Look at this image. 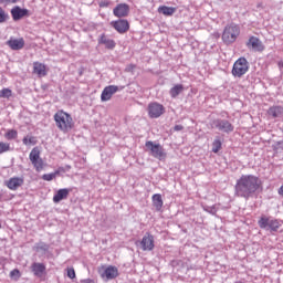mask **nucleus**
<instances>
[{
    "label": "nucleus",
    "instance_id": "obj_1",
    "mask_svg": "<svg viewBox=\"0 0 283 283\" xmlns=\"http://www.w3.org/2000/svg\"><path fill=\"white\" fill-rule=\"evenodd\" d=\"M260 178L255 175H242L235 182L234 196L238 198H249L253 197V193L260 189Z\"/></svg>",
    "mask_w": 283,
    "mask_h": 283
},
{
    "label": "nucleus",
    "instance_id": "obj_2",
    "mask_svg": "<svg viewBox=\"0 0 283 283\" xmlns=\"http://www.w3.org/2000/svg\"><path fill=\"white\" fill-rule=\"evenodd\" d=\"M54 120L56 127L60 128V130L64 134H67V132H70L72 127H74V119H72V115L63 111H59L57 113H55Z\"/></svg>",
    "mask_w": 283,
    "mask_h": 283
},
{
    "label": "nucleus",
    "instance_id": "obj_3",
    "mask_svg": "<svg viewBox=\"0 0 283 283\" xmlns=\"http://www.w3.org/2000/svg\"><path fill=\"white\" fill-rule=\"evenodd\" d=\"M145 147L148 149L149 156H153V158H156L157 160L167 159V151H165L163 145L149 140L146 142Z\"/></svg>",
    "mask_w": 283,
    "mask_h": 283
},
{
    "label": "nucleus",
    "instance_id": "obj_4",
    "mask_svg": "<svg viewBox=\"0 0 283 283\" xmlns=\"http://www.w3.org/2000/svg\"><path fill=\"white\" fill-rule=\"evenodd\" d=\"M240 36V27L237 24H229L224 28L223 34H222V41L226 43H235V39Z\"/></svg>",
    "mask_w": 283,
    "mask_h": 283
},
{
    "label": "nucleus",
    "instance_id": "obj_5",
    "mask_svg": "<svg viewBox=\"0 0 283 283\" xmlns=\"http://www.w3.org/2000/svg\"><path fill=\"white\" fill-rule=\"evenodd\" d=\"M249 72V61H247L245 57H239L232 67V75H234L237 78H241V76H244Z\"/></svg>",
    "mask_w": 283,
    "mask_h": 283
},
{
    "label": "nucleus",
    "instance_id": "obj_6",
    "mask_svg": "<svg viewBox=\"0 0 283 283\" xmlns=\"http://www.w3.org/2000/svg\"><path fill=\"white\" fill-rule=\"evenodd\" d=\"M29 159L32 163L35 171H43V159L41 158V150H39V147H34L31 150Z\"/></svg>",
    "mask_w": 283,
    "mask_h": 283
},
{
    "label": "nucleus",
    "instance_id": "obj_7",
    "mask_svg": "<svg viewBox=\"0 0 283 283\" xmlns=\"http://www.w3.org/2000/svg\"><path fill=\"white\" fill-rule=\"evenodd\" d=\"M212 127H216V129L223 134H231L234 129L233 124L227 119H214L212 122Z\"/></svg>",
    "mask_w": 283,
    "mask_h": 283
},
{
    "label": "nucleus",
    "instance_id": "obj_8",
    "mask_svg": "<svg viewBox=\"0 0 283 283\" xmlns=\"http://www.w3.org/2000/svg\"><path fill=\"white\" fill-rule=\"evenodd\" d=\"M165 114V106L158 103H151L148 105V115L150 118H160Z\"/></svg>",
    "mask_w": 283,
    "mask_h": 283
},
{
    "label": "nucleus",
    "instance_id": "obj_9",
    "mask_svg": "<svg viewBox=\"0 0 283 283\" xmlns=\"http://www.w3.org/2000/svg\"><path fill=\"white\" fill-rule=\"evenodd\" d=\"M119 90H123V87H118L116 85L106 86L101 95L102 103H107V101H112V96L116 94V92H119Z\"/></svg>",
    "mask_w": 283,
    "mask_h": 283
},
{
    "label": "nucleus",
    "instance_id": "obj_10",
    "mask_svg": "<svg viewBox=\"0 0 283 283\" xmlns=\"http://www.w3.org/2000/svg\"><path fill=\"white\" fill-rule=\"evenodd\" d=\"M113 14L118 19H123L128 17L129 14V4L127 3H119L113 9Z\"/></svg>",
    "mask_w": 283,
    "mask_h": 283
},
{
    "label": "nucleus",
    "instance_id": "obj_11",
    "mask_svg": "<svg viewBox=\"0 0 283 283\" xmlns=\"http://www.w3.org/2000/svg\"><path fill=\"white\" fill-rule=\"evenodd\" d=\"M30 10L28 9H21V7L15 6L11 9V17L13 21H21L23 17H29Z\"/></svg>",
    "mask_w": 283,
    "mask_h": 283
},
{
    "label": "nucleus",
    "instance_id": "obj_12",
    "mask_svg": "<svg viewBox=\"0 0 283 283\" xmlns=\"http://www.w3.org/2000/svg\"><path fill=\"white\" fill-rule=\"evenodd\" d=\"M154 235L146 233L142 241H140V248L144 251H154Z\"/></svg>",
    "mask_w": 283,
    "mask_h": 283
},
{
    "label": "nucleus",
    "instance_id": "obj_13",
    "mask_svg": "<svg viewBox=\"0 0 283 283\" xmlns=\"http://www.w3.org/2000/svg\"><path fill=\"white\" fill-rule=\"evenodd\" d=\"M249 50H253L254 52H262L264 50V45H262V41L255 36H251L247 43Z\"/></svg>",
    "mask_w": 283,
    "mask_h": 283
},
{
    "label": "nucleus",
    "instance_id": "obj_14",
    "mask_svg": "<svg viewBox=\"0 0 283 283\" xmlns=\"http://www.w3.org/2000/svg\"><path fill=\"white\" fill-rule=\"evenodd\" d=\"M112 25L119 34H125L129 30V22L127 20H117L112 22Z\"/></svg>",
    "mask_w": 283,
    "mask_h": 283
},
{
    "label": "nucleus",
    "instance_id": "obj_15",
    "mask_svg": "<svg viewBox=\"0 0 283 283\" xmlns=\"http://www.w3.org/2000/svg\"><path fill=\"white\" fill-rule=\"evenodd\" d=\"M101 275L102 277H106L107 280H115V277H118V268L109 265L104 270Z\"/></svg>",
    "mask_w": 283,
    "mask_h": 283
},
{
    "label": "nucleus",
    "instance_id": "obj_16",
    "mask_svg": "<svg viewBox=\"0 0 283 283\" xmlns=\"http://www.w3.org/2000/svg\"><path fill=\"white\" fill-rule=\"evenodd\" d=\"M7 45H9L11 50H23V48L25 46V40H23V38L10 39L7 42Z\"/></svg>",
    "mask_w": 283,
    "mask_h": 283
},
{
    "label": "nucleus",
    "instance_id": "obj_17",
    "mask_svg": "<svg viewBox=\"0 0 283 283\" xmlns=\"http://www.w3.org/2000/svg\"><path fill=\"white\" fill-rule=\"evenodd\" d=\"M22 185H23V178L21 177H13L7 181V187L11 191H17V189H19V187H21Z\"/></svg>",
    "mask_w": 283,
    "mask_h": 283
},
{
    "label": "nucleus",
    "instance_id": "obj_18",
    "mask_svg": "<svg viewBox=\"0 0 283 283\" xmlns=\"http://www.w3.org/2000/svg\"><path fill=\"white\" fill-rule=\"evenodd\" d=\"M31 271L35 277H43V274L45 273V264L43 263H32Z\"/></svg>",
    "mask_w": 283,
    "mask_h": 283
},
{
    "label": "nucleus",
    "instance_id": "obj_19",
    "mask_svg": "<svg viewBox=\"0 0 283 283\" xmlns=\"http://www.w3.org/2000/svg\"><path fill=\"white\" fill-rule=\"evenodd\" d=\"M70 196V189L63 188L57 190V192L53 196V202L57 205L61 200H65Z\"/></svg>",
    "mask_w": 283,
    "mask_h": 283
},
{
    "label": "nucleus",
    "instance_id": "obj_20",
    "mask_svg": "<svg viewBox=\"0 0 283 283\" xmlns=\"http://www.w3.org/2000/svg\"><path fill=\"white\" fill-rule=\"evenodd\" d=\"M268 115L272 118H282L283 117V107L282 106H272L268 109Z\"/></svg>",
    "mask_w": 283,
    "mask_h": 283
},
{
    "label": "nucleus",
    "instance_id": "obj_21",
    "mask_svg": "<svg viewBox=\"0 0 283 283\" xmlns=\"http://www.w3.org/2000/svg\"><path fill=\"white\" fill-rule=\"evenodd\" d=\"M33 73L38 74V76H46L48 72L45 71V64L41 62L33 63Z\"/></svg>",
    "mask_w": 283,
    "mask_h": 283
},
{
    "label": "nucleus",
    "instance_id": "obj_22",
    "mask_svg": "<svg viewBox=\"0 0 283 283\" xmlns=\"http://www.w3.org/2000/svg\"><path fill=\"white\" fill-rule=\"evenodd\" d=\"M158 12H159V14H164L165 17H172V14L176 13V8L161 6L158 8Z\"/></svg>",
    "mask_w": 283,
    "mask_h": 283
},
{
    "label": "nucleus",
    "instance_id": "obj_23",
    "mask_svg": "<svg viewBox=\"0 0 283 283\" xmlns=\"http://www.w3.org/2000/svg\"><path fill=\"white\" fill-rule=\"evenodd\" d=\"M182 92H185V86L182 84H177L170 88L169 94L171 98H177L179 94H182Z\"/></svg>",
    "mask_w": 283,
    "mask_h": 283
},
{
    "label": "nucleus",
    "instance_id": "obj_24",
    "mask_svg": "<svg viewBox=\"0 0 283 283\" xmlns=\"http://www.w3.org/2000/svg\"><path fill=\"white\" fill-rule=\"evenodd\" d=\"M153 205L156 209V211H160L163 209V196L160 193H156L153 196Z\"/></svg>",
    "mask_w": 283,
    "mask_h": 283
},
{
    "label": "nucleus",
    "instance_id": "obj_25",
    "mask_svg": "<svg viewBox=\"0 0 283 283\" xmlns=\"http://www.w3.org/2000/svg\"><path fill=\"white\" fill-rule=\"evenodd\" d=\"M99 42L105 45L108 50H114L116 48V42L114 40L107 39V36L102 35Z\"/></svg>",
    "mask_w": 283,
    "mask_h": 283
},
{
    "label": "nucleus",
    "instance_id": "obj_26",
    "mask_svg": "<svg viewBox=\"0 0 283 283\" xmlns=\"http://www.w3.org/2000/svg\"><path fill=\"white\" fill-rule=\"evenodd\" d=\"M270 222H271V218L263 216L258 221V224L260 229H264L265 231H269Z\"/></svg>",
    "mask_w": 283,
    "mask_h": 283
},
{
    "label": "nucleus",
    "instance_id": "obj_27",
    "mask_svg": "<svg viewBox=\"0 0 283 283\" xmlns=\"http://www.w3.org/2000/svg\"><path fill=\"white\" fill-rule=\"evenodd\" d=\"M19 133L14 129H9L6 134H4V138H7V140H15V138H18Z\"/></svg>",
    "mask_w": 283,
    "mask_h": 283
},
{
    "label": "nucleus",
    "instance_id": "obj_28",
    "mask_svg": "<svg viewBox=\"0 0 283 283\" xmlns=\"http://www.w3.org/2000/svg\"><path fill=\"white\" fill-rule=\"evenodd\" d=\"M59 174H61V171L56 170L54 172L51 174H44L42 176V180H45L46 182L52 181L54 178H56L59 176Z\"/></svg>",
    "mask_w": 283,
    "mask_h": 283
},
{
    "label": "nucleus",
    "instance_id": "obj_29",
    "mask_svg": "<svg viewBox=\"0 0 283 283\" xmlns=\"http://www.w3.org/2000/svg\"><path fill=\"white\" fill-rule=\"evenodd\" d=\"M220 149H222V142L220 140V138H216L212 143V151L213 154H218Z\"/></svg>",
    "mask_w": 283,
    "mask_h": 283
},
{
    "label": "nucleus",
    "instance_id": "obj_30",
    "mask_svg": "<svg viewBox=\"0 0 283 283\" xmlns=\"http://www.w3.org/2000/svg\"><path fill=\"white\" fill-rule=\"evenodd\" d=\"M280 229V221L277 219H270L268 231H277Z\"/></svg>",
    "mask_w": 283,
    "mask_h": 283
},
{
    "label": "nucleus",
    "instance_id": "obj_31",
    "mask_svg": "<svg viewBox=\"0 0 283 283\" xmlns=\"http://www.w3.org/2000/svg\"><path fill=\"white\" fill-rule=\"evenodd\" d=\"M10 21V14L0 7V23H6Z\"/></svg>",
    "mask_w": 283,
    "mask_h": 283
},
{
    "label": "nucleus",
    "instance_id": "obj_32",
    "mask_svg": "<svg viewBox=\"0 0 283 283\" xmlns=\"http://www.w3.org/2000/svg\"><path fill=\"white\" fill-rule=\"evenodd\" d=\"M203 211L211 216H216V213H218V208H216V206H203Z\"/></svg>",
    "mask_w": 283,
    "mask_h": 283
},
{
    "label": "nucleus",
    "instance_id": "obj_33",
    "mask_svg": "<svg viewBox=\"0 0 283 283\" xmlns=\"http://www.w3.org/2000/svg\"><path fill=\"white\" fill-rule=\"evenodd\" d=\"M12 91L10 88H3L0 91V98H10Z\"/></svg>",
    "mask_w": 283,
    "mask_h": 283
},
{
    "label": "nucleus",
    "instance_id": "obj_34",
    "mask_svg": "<svg viewBox=\"0 0 283 283\" xmlns=\"http://www.w3.org/2000/svg\"><path fill=\"white\" fill-rule=\"evenodd\" d=\"M6 151H10V144L0 142V154H6Z\"/></svg>",
    "mask_w": 283,
    "mask_h": 283
},
{
    "label": "nucleus",
    "instance_id": "obj_35",
    "mask_svg": "<svg viewBox=\"0 0 283 283\" xmlns=\"http://www.w3.org/2000/svg\"><path fill=\"white\" fill-rule=\"evenodd\" d=\"M36 251H48L50 249V245L45 242L36 243L35 245Z\"/></svg>",
    "mask_w": 283,
    "mask_h": 283
},
{
    "label": "nucleus",
    "instance_id": "obj_36",
    "mask_svg": "<svg viewBox=\"0 0 283 283\" xmlns=\"http://www.w3.org/2000/svg\"><path fill=\"white\" fill-rule=\"evenodd\" d=\"M23 145H36V139L34 137H24L22 139Z\"/></svg>",
    "mask_w": 283,
    "mask_h": 283
},
{
    "label": "nucleus",
    "instance_id": "obj_37",
    "mask_svg": "<svg viewBox=\"0 0 283 283\" xmlns=\"http://www.w3.org/2000/svg\"><path fill=\"white\" fill-rule=\"evenodd\" d=\"M11 280H19L21 277V272L18 269H14L10 272Z\"/></svg>",
    "mask_w": 283,
    "mask_h": 283
},
{
    "label": "nucleus",
    "instance_id": "obj_38",
    "mask_svg": "<svg viewBox=\"0 0 283 283\" xmlns=\"http://www.w3.org/2000/svg\"><path fill=\"white\" fill-rule=\"evenodd\" d=\"M67 277H70V280H74V277H76V272L73 270V268L67 269Z\"/></svg>",
    "mask_w": 283,
    "mask_h": 283
},
{
    "label": "nucleus",
    "instance_id": "obj_39",
    "mask_svg": "<svg viewBox=\"0 0 283 283\" xmlns=\"http://www.w3.org/2000/svg\"><path fill=\"white\" fill-rule=\"evenodd\" d=\"M19 1L21 0H0V3L4 6H10L12 3H19Z\"/></svg>",
    "mask_w": 283,
    "mask_h": 283
},
{
    "label": "nucleus",
    "instance_id": "obj_40",
    "mask_svg": "<svg viewBox=\"0 0 283 283\" xmlns=\"http://www.w3.org/2000/svg\"><path fill=\"white\" fill-rule=\"evenodd\" d=\"M182 129H185V127H184L182 125H176V126L174 127V130H175V132H182Z\"/></svg>",
    "mask_w": 283,
    "mask_h": 283
},
{
    "label": "nucleus",
    "instance_id": "obj_41",
    "mask_svg": "<svg viewBox=\"0 0 283 283\" xmlns=\"http://www.w3.org/2000/svg\"><path fill=\"white\" fill-rule=\"evenodd\" d=\"M82 283H95L92 279H84L81 281Z\"/></svg>",
    "mask_w": 283,
    "mask_h": 283
},
{
    "label": "nucleus",
    "instance_id": "obj_42",
    "mask_svg": "<svg viewBox=\"0 0 283 283\" xmlns=\"http://www.w3.org/2000/svg\"><path fill=\"white\" fill-rule=\"evenodd\" d=\"M279 195L280 196H283V185L280 187V189H279Z\"/></svg>",
    "mask_w": 283,
    "mask_h": 283
},
{
    "label": "nucleus",
    "instance_id": "obj_43",
    "mask_svg": "<svg viewBox=\"0 0 283 283\" xmlns=\"http://www.w3.org/2000/svg\"><path fill=\"white\" fill-rule=\"evenodd\" d=\"M279 145H280L281 149H283V142H280Z\"/></svg>",
    "mask_w": 283,
    "mask_h": 283
},
{
    "label": "nucleus",
    "instance_id": "obj_44",
    "mask_svg": "<svg viewBox=\"0 0 283 283\" xmlns=\"http://www.w3.org/2000/svg\"><path fill=\"white\" fill-rule=\"evenodd\" d=\"M0 229H1V223H0Z\"/></svg>",
    "mask_w": 283,
    "mask_h": 283
}]
</instances>
